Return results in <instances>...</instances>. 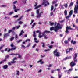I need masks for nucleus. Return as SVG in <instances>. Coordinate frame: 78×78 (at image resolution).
<instances>
[{"label":"nucleus","mask_w":78,"mask_h":78,"mask_svg":"<svg viewBox=\"0 0 78 78\" xmlns=\"http://www.w3.org/2000/svg\"><path fill=\"white\" fill-rule=\"evenodd\" d=\"M78 57V53H75L74 54V56L73 57V59L74 61L73 62L72 61L70 64V66L71 67H74L75 65H76V63L75 62H78V59H76V58Z\"/></svg>","instance_id":"obj_1"},{"label":"nucleus","mask_w":78,"mask_h":78,"mask_svg":"<svg viewBox=\"0 0 78 78\" xmlns=\"http://www.w3.org/2000/svg\"><path fill=\"white\" fill-rule=\"evenodd\" d=\"M59 25H60L59 23H58L57 24L56 26H55V27H51L50 28V30H51V31H53V30H54L55 32L57 33L58 32V30H59V29H62V27L59 26Z\"/></svg>","instance_id":"obj_2"},{"label":"nucleus","mask_w":78,"mask_h":78,"mask_svg":"<svg viewBox=\"0 0 78 78\" xmlns=\"http://www.w3.org/2000/svg\"><path fill=\"white\" fill-rule=\"evenodd\" d=\"M39 10H40V9H37L36 10V14L38 15L36 17L37 19H39V18L41 17V16H42V14L44 12L42 11L39 13Z\"/></svg>","instance_id":"obj_3"},{"label":"nucleus","mask_w":78,"mask_h":78,"mask_svg":"<svg viewBox=\"0 0 78 78\" xmlns=\"http://www.w3.org/2000/svg\"><path fill=\"white\" fill-rule=\"evenodd\" d=\"M76 4L77 5V6L75 5L74 9V13L75 14H78V0L76 2Z\"/></svg>","instance_id":"obj_4"},{"label":"nucleus","mask_w":78,"mask_h":78,"mask_svg":"<svg viewBox=\"0 0 78 78\" xmlns=\"http://www.w3.org/2000/svg\"><path fill=\"white\" fill-rule=\"evenodd\" d=\"M50 3L48 2V1L47 0H43L42 3L41 5H44V6H47V5H49Z\"/></svg>","instance_id":"obj_5"},{"label":"nucleus","mask_w":78,"mask_h":78,"mask_svg":"<svg viewBox=\"0 0 78 78\" xmlns=\"http://www.w3.org/2000/svg\"><path fill=\"white\" fill-rule=\"evenodd\" d=\"M57 51L58 49H56L54 51V53L55 56H56L57 57H59V56H60V53L59 52H57Z\"/></svg>","instance_id":"obj_6"},{"label":"nucleus","mask_w":78,"mask_h":78,"mask_svg":"<svg viewBox=\"0 0 78 78\" xmlns=\"http://www.w3.org/2000/svg\"><path fill=\"white\" fill-rule=\"evenodd\" d=\"M44 37V39H48V37H47V35L46 34H42V35H41L40 36V38H41V37Z\"/></svg>","instance_id":"obj_7"},{"label":"nucleus","mask_w":78,"mask_h":78,"mask_svg":"<svg viewBox=\"0 0 78 78\" xmlns=\"http://www.w3.org/2000/svg\"><path fill=\"white\" fill-rule=\"evenodd\" d=\"M17 58H18V57L14 58L13 59H12L13 61L12 62H11V63H12V64H14V63H16V62L14 61H15V60H17Z\"/></svg>","instance_id":"obj_8"},{"label":"nucleus","mask_w":78,"mask_h":78,"mask_svg":"<svg viewBox=\"0 0 78 78\" xmlns=\"http://www.w3.org/2000/svg\"><path fill=\"white\" fill-rule=\"evenodd\" d=\"M16 47H15L14 48H11V49H8V50H7L8 52H10V50H11L12 51V50H16Z\"/></svg>","instance_id":"obj_9"},{"label":"nucleus","mask_w":78,"mask_h":78,"mask_svg":"<svg viewBox=\"0 0 78 78\" xmlns=\"http://www.w3.org/2000/svg\"><path fill=\"white\" fill-rule=\"evenodd\" d=\"M36 33H39L38 37L39 38H40V36H41V34H42V33H41V32L39 31V30H37L36 31Z\"/></svg>","instance_id":"obj_10"},{"label":"nucleus","mask_w":78,"mask_h":78,"mask_svg":"<svg viewBox=\"0 0 78 78\" xmlns=\"http://www.w3.org/2000/svg\"><path fill=\"white\" fill-rule=\"evenodd\" d=\"M8 36H9V35L8 33L4 34V37H7Z\"/></svg>","instance_id":"obj_11"},{"label":"nucleus","mask_w":78,"mask_h":78,"mask_svg":"<svg viewBox=\"0 0 78 78\" xmlns=\"http://www.w3.org/2000/svg\"><path fill=\"white\" fill-rule=\"evenodd\" d=\"M10 55H15L16 56H17V55H18V57L19 58H20V55H19V54H13L12 53Z\"/></svg>","instance_id":"obj_12"},{"label":"nucleus","mask_w":78,"mask_h":78,"mask_svg":"<svg viewBox=\"0 0 78 78\" xmlns=\"http://www.w3.org/2000/svg\"><path fill=\"white\" fill-rule=\"evenodd\" d=\"M50 33V31L48 30H45L44 31V32L42 33V34H45V33Z\"/></svg>","instance_id":"obj_13"},{"label":"nucleus","mask_w":78,"mask_h":78,"mask_svg":"<svg viewBox=\"0 0 78 78\" xmlns=\"http://www.w3.org/2000/svg\"><path fill=\"white\" fill-rule=\"evenodd\" d=\"M8 66L7 65H5L3 66V68L4 69H8Z\"/></svg>","instance_id":"obj_14"},{"label":"nucleus","mask_w":78,"mask_h":78,"mask_svg":"<svg viewBox=\"0 0 78 78\" xmlns=\"http://www.w3.org/2000/svg\"><path fill=\"white\" fill-rule=\"evenodd\" d=\"M71 44H73V45H75L76 44V41H73V40H72L71 41Z\"/></svg>","instance_id":"obj_15"},{"label":"nucleus","mask_w":78,"mask_h":78,"mask_svg":"<svg viewBox=\"0 0 78 78\" xmlns=\"http://www.w3.org/2000/svg\"><path fill=\"white\" fill-rule=\"evenodd\" d=\"M73 14V10H71L70 11L69 14V16H72V15Z\"/></svg>","instance_id":"obj_16"},{"label":"nucleus","mask_w":78,"mask_h":78,"mask_svg":"<svg viewBox=\"0 0 78 78\" xmlns=\"http://www.w3.org/2000/svg\"><path fill=\"white\" fill-rule=\"evenodd\" d=\"M33 34H34L33 35V37H36V32L35 31H34L33 32Z\"/></svg>","instance_id":"obj_17"},{"label":"nucleus","mask_w":78,"mask_h":78,"mask_svg":"<svg viewBox=\"0 0 78 78\" xmlns=\"http://www.w3.org/2000/svg\"><path fill=\"white\" fill-rule=\"evenodd\" d=\"M73 5V2H71L70 4L69 5V7H71V6H72Z\"/></svg>","instance_id":"obj_18"},{"label":"nucleus","mask_w":78,"mask_h":78,"mask_svg":"<svg viewBox=\"0 0 78 78\" xmlns=\"http://www.w3.org/2000/svg\"><path fill=\"white\" fill-rule=\"evenodd\" d=\"M70 53V51L69 48H67L66 50V54H68V53Z\"/></svg>","instance_id":"obj_19"},{"label":"nucleus","mask_w":78,"mask_h":78,"mask_svg":"<svg viewBox=\"0 0 78 78\" xmlns=\"http://www.w3.org/2000/svg\"><path fill=\"white\" fill-rule=\"evenodd\" d=\"M66 28L68 29V30H73V28H71V27L70 26H69V27H68V26H67Z\"/></svg>","instance_id":"obj_20"},{"label":"nucleus","mask_w":78,"mask_h":78,"mask_svg":"<svg viewBox=\"0 0 78 78\" xmlns=\"http://www.w3.org/2000/svg\"><path fill=\"white\" fill-rule=\"evenodd\" d=\"M41 6H42V5H38L37 6H36V7H35L34 9H38V8H39L41 7Z\"/></svg>","instance_id":"obj_21"},{"label":"nucleus","mask_w":78,"mask_h":78,"mask_svg":"<svg viewBox=\"0 0 78 78\" xmlns=\"http://www.w3.org/2000/svg\"><path fill=\"white\" fill-rule=\"evenodd\" d=\"M36 25V23H34L32 26L31 27V28H33L34 27V26Z\"/></svg>","instance_id":"obj_22"},{"label":"nucleus","mask_w":78,"mask_h":78,"mask_svg":"<svg viewBox=\"0 0 78 78\" xmlns=\"http://www.w3.org/2000/svg\"><path fill=\"white\" fill-rule=\"evenodd\" d=\"M72 58V56H69L68 57H67L65 58V60H67V59H70Z\"/></svg>","instance_id":"obj_23"},{"label":"nucleus","mask_w":78,"mask_h":78,"mask_svg":"<svg viewBox=\"0 0 78 78\" xmlns=\"http://www.w3.org/2000/svg\"><path fill=\"white\" fill-rule=\"evenodd\" d=\"M70 17V16H66L65 17L66 19H68V20H69V18Z\"/></svg>","instance_id":"obj_24"},{"label":"nucleus","mask_w":78,"mask_h":78,"mask_svg":"<svg viewBox=\"0 0 78 78\" xmlns=\"http://www.w3.org/2000/svg\"><path fill=\"white\" fill-rule=\"evenodd\" d=\"M64 43L65 44H67L69 43V41L68 40H66L64 41Z\"/></svg>","instance_id":"obj_25"},{"label":"nucleus","mask_w":78,"mask_h":78,"mask_svg":"<svg viewBox=\"0 0 78 78\" xmlns=\"http://www.w3.org/2000/svg\"><path fill=\"white\" fill-rule=\"evenodd\" d=\"M64 13L65 16H67V10H66L65 11Z\"/></svg>","instance_id":"obj_26"},{"label":"nucleus","mask_w":78,"mask_h":78,"mask_svg":"<svg viewBox=\"0 0 78 78\" xmlns=\"http://www.w3.org/2000/svg\"><path fill=\"white\" fill-rule=\"evenodd\" d=\"M23 33H24V31H23V30H22L21 31V33H20V36H22V35Z\"/></svg>","instance_id":"obj_27"},{"label":"nucleus","mask_w":78,"mask_h":78,"mask_svg":"<svg viewBox=\"0 0 78 78\" xmlns=\"http://www.w3.org/2000/svg\"><path fill=\"white\" fill-rule=\"evenodd\" d=\"M62 76V73H61L60 74H59V75H58V78H61V76Z\"/></svg>","instance_id":"obj_28"},{"label":"nucleus","mask_w":78,"mask_h":78,"mask_svg":"<svg viewBox=\"0 0 78 78\" xmlns=\"http://www.w3.org/2000/svg\"><path fill=\"white\" fill-rule=\"evenodd\" d=\"M17 11H19V9H15V10H14L15 12H17Z\"/></svg>","instance_id":"obj_29"},{"label":"nucleus","mask_w":78,"mask_h":78,"mask_svg":"<svg viewBox=\"0 0 78 78\" xmlns=\"http://www.w3.org/2000/svg\"><path fill=\"white\" fill-rule=\"evenodd\" d=\"M54 8V7L53 5H51V11H53V9Z\"/></svg>","instance_id":"obj_30"},{"label":"nucleus","mask_w":78,"mask_h":78,"mask_svg":"<svg viewBox=\"0 0 78 78\" xmlns=\"http://www.w3.org/2000/svg\"><path fill=\"white\" fill-rule=\"evenodd\" d=\"M30 39H27L25 41V42H30Z\"/></svg>","instance_id":"obj_31"},{"label":"nucleus","mask_w":78,"mask_h":78,"mask_svg":"<svg viewBox=\"0 0 78 78\" xmlns=\"http://www.w3.org/2000/svg\"><path fill=\"white\" fill-rule=\"evenodd\" d=\"M63 6H64L65 8H67V7L68 6V5H67V4L66 3L65 5H63Z\"/></svg>","instance_id":"obj_32"},{"label":"nucleus","mask_w":78,"mask_h":78,"mask_svg":"<svg viewBox=\"0 0 78 78\" xmlns=\"http://www.w3.org/2000/svg\"><path fill=\"white\" fill-rule=\"evenodd\" d=\"M19 17V16L17 15L14 16H13V17H14V18H17V17Z\"/></svg>","instance_id":"obj_33"},{"label":"nucleus","mask_w":78,"mask_h":78,"mask_svg":"<svg viewBox=\"0 0 78 78\" xmlns=\"http://www.w3.org/2000/svg\"><path fill=\"white\" fill-rule=\"evenodd\" d=\"M50 24L51 25V26H52V25H54V23H51V22H50Z\"/></svg>","instance_id":"obj_34"},{"label":"nucleus","mask_w":78,"mask_h":78,"mask_svg":"<svg viewBox=\"0 0 78 78\" xmlns=\"http://www.w3.org/2000/svg\"><path fill=\"white\" fill-rule=\"evenodd\" d=\"M34 20H31V22L30 23V25H31V24H32L33 23V22H34Z\"/></svg>","instance_id":"obj_35"},{"label":"nucleus","mask_w":78,"mask_h":78,"mask_svg":"<svg viewBox=\"0 0 78 78\" xmlns=\"http://www.w3.org/2000/svg\"><path fill=\"white\" fill-rule=\"evenodd\" d=\"M27 0H23V3L25 4L27 3Z\"/></svg>","instance_id":"obj_36"},{"label":"nucleus","mask_w":78,"mask_h":78,"mask_svg":"<svg viewBox=\"0 0 78 78\" xmlns=\"http://www.w3.org/2000/svg\"><path fill=\"white\" fill-rule=\"evenodd\" d=\"M66 31H65V32L66 33H69V30H68V29H67V28H66Z\"/></svg>","instance_id":"obj_37"},{"label":"nucleus","mask_w":78,"mask_h":78,"mask_svg":"<svg viewBox=\"0 0 78 78\" xmlns=\"http://www.w3.org/2000/svg\"><path fill=\"white\" fill-rule=\"evenodd\" d=\"M19 71H17V73H16V75H19Z\"/></svg>","instance_id":"obj_38"},{"label":"nucleus","mask_w":78,"mask_h":78,"mask_svg":"<svg viewBox=\"0 0 78 78\" xmlns=\"http://www.w3.org/2000/svg\"><path fill=\"white\" fill-rule=\"evenodd\" d=\"M53 15V12H51L50 13V16H52Z\"/></svg>","instance_id":"obj_39"},{"label":"nucleus","mask_w":78,"mask_h":78,"mask_svg":"<svg viewBox=\"0 0 78 78\" xmlns=\"http://www.w3.org/2000/svg\"><path fill=\"white\" fill-rule=\"evenodd\" d=\"M13 6L14 9H16V6L15 5L13 4Z\"/></svg>","instance_id":"obj_40"},{"label":"nucleus","mask_w":78,"mask_h":78,"mask_svg":"<svg viewBox=\"0 0 78 78\" xmlns=\"http://www.w3.org/2000/svg\"><path fill=\"white\" fill-rule=\"evenodd\" d=\"M68 49H69V50L70 51H72L73 50V48H70Z\"/></svg>","instance_id":"obj_41"},{"label":"nucleus","mask_w":78,"mask_h":78,"mask_svg":"<svg viewBox=\"0 0 78 78\" xmlns=\"http://www.w3.org/2000/svg\"><path fill=\"white\" fill-rule=\"evenodd\" d=\"M13 13H14V12H10L9 14V15H11V14H13Z\"/></svg>","instance_id":"obj_42"},{"label":"nucleus","mask_w":78,"mask_h":78,"mask_svg":"<svg viewBox=\"0 0 78 78\" xmlns=\"http://www.w3.org/2000/svg\"><path fill=\"white\" fill-rule=\"evenodd\" d=\"M42 61V59H41V60H39L37 62V63H39V62H41Z\"/></svg>","instance_id":"obj_43"},{"label":"nucleus","mask_w":78,"mask_h":78,"mask_svg":"<svg viewBox=\"0 0 78 78\" xmlns=\"http://www.w3.org/2000/svg\"><path fill=\"white\" fill-rule=\"evenodd\" d=\"M21 48H26V47H25V46H24V45H22L21 46Z\"/></svg>","instance_id":"obj_44"},{"label":"nucleus","mask_w":78,"mask_h":78,"mask_svg":"<svg viewBox=\"0 0 78 78\" xmlns=\"http://www.w3.org/2000/svg\"><path fill=\"white\" fill-rule=\"evenodd\" d=\"M12 32V30H9L8 32V33H10Z\"/></svg>","instance_id":"obj_45"},{"label":"nucleus","mask_w":78,"mask_h":78,"mask_svg":"<svg viewBox=\"0 0 78 78\" xmlns=\"http://www.w3.org/2000/svg\"><path fill=\"white\" fill-rule=\"evenodd\" d=\"M31 45V43H29L28 44V45L27 46V47H29Z\"/></svg>","instance_id":"obj_46"},{"label":"nucleus","mask_w":78,"mask_h":78,"mask_svg":"<svg viewBox=\"0 0 78 78\" xmlns=\"http://www.w3.org/2000/svg\"><path fill=\"white\" fill-rule=\"evenodd\" d=\"M31 9H29L28 10H26V12H29V11H31Z\"/></svg>","instance_id":"obj_47"},{"label":"nucleus","mask_w":78,"mask_h":78,"mask_svg":"<svg viewBox=\"0 0 78 78\" xmlns=\"http://www.w3.org/2000/svg\"><path fill=\"white\" fill-rule=\"evenodd\" d=\"M37 2H35L34 5L35 7H36V6H37Z\"/></svg>","instance_id":"obj_48"},{"label":"nucleus","mask_w":78,"mask_h":78,"mask_svg":"<svg viewBox=\"0 0 78 78\" xmlns=\"http://www.w3.org/2000/svg\"><path fill=\"white\" fill-rule=\"evenodd\" d=\"M36 46V44H35L33 46L32 48H35V47Z\"/></svg>","instance_id":"obj_49"},{"label":"nucleus","mask_w":78,"mask_h":78,"mask_svg":"<svg viewBox=\"0 0 78 78\" xmlns=\"http://www.w3.org/2000/svg\"><path fill=\"white\" fill-rule=\"evenodd\" d=\"M53 66V65L52 64H49L48 66V67H52Z\"/></svg>","instance_id":"obj_50"},{"label":"nucleus","mask_w":78,"mask_h":78,"mask_svg":"<svg viewBox=\"0 0 78 78\" xmlns=\"http://www.w3.org/2000/svg\"><path fill=\"white\" fill-rule=\"evenodd\" d=\"M4 46H5L4 45H3L2 46L0 47V50H1V49H2L3 48V47H4Z\"/></svg>","instance_id":"obj_51"},{"label":"nucleus","mask_w":78,"mask_h":78,"mask_svg":"<svg viewBox=\"0 0 78 78\" xmlns=\"http://www.w3.org/2000/svg\"><path fill=\"white\" fill-rule=\"evenodd\" d=\"M17 38H18V36L17 34L15 35V39H17Z\"/></svg>","instance_id":"obj_52"},{"label":"nucleus","mask_w":78,"mask_h":78,"mask_svg":"<svg viewBox=\"0 0 78 78\" xmlns=\"http://www.w3.org/2000/svg\"><path fill=\"white\" fill-rule=\"evenodd\" d=\"M13 39H14V37H12L10 38V41H12Z\"/></svg>","instance_id":"obj_53"},{"label":"nucleus","mask_w":78,"mask_h":78,"mask_svg":"<svg viewBox=\"0 0 78 78\" xmlns=\"http://www.w3.org/2000/svg\"><path fill=\"white\" fill-rule=\"evenodd\" d=\"M19 28H20V25H19V26H17L16 27V29H19Z\"/></svg>","instance_id":"obj_54"},{"label":"nucleus","mask_w":78,"mask_h":78,"mask_svg":"<svg viewBox=\"0 0 78 78\" xmlns=\"http://www.w3.org/2000/svg\"><path fill=\"white\" fill-rule=\"evenodd\" d=\"M17 2V1H14V2H13V4H16V3Z\"/></svg>","instance_id":"obj_55"},{"label":"nucleus","mask_w":78,"mask_h":78,"mask_svg":"<svg viewBox=\"0 0 78 78\" xmlns=\"http://www.w3.org/2000/svg\"><path fill=\"white\" fill-rule=\"evenodd\" d=\"M42 72V69H40L38 71V73H40V72Z\"/></svg>","instance_id":"obj_56"},{"label":"nucleus","mask_w":78,"mask_h":78,"mask_svg":"<svg viewBox=\"0 0 78 78\" xmlns=\"http://www.w3.org/2000/svg\"><path fill=\"white\" fill-rule=\"evenodd\" d=\"M11 47H14V44H13V43H12L10 45Z\"/></svg>","instance_id":"obj_57"},{"label":"nucleus","mask_w":78,"mask_h":78,"mask_svg":"<svg viewBox=\"0 0 78 78\" xmlns=\"http://www.w3.org/2000/svg\"><path fill=\"white\" fill-rule=\"evenodd\" d=\"M50 51V49H48L47 50H44V51H45V52H47V51Z\"/></svg>","instance_id":"obj_58"},{"label":"nucleus","mask_w":78,"mask_h":78,"mask_svg":"<svg viewBox=\"0 0 78 78\" xmlns=\"http://www.w3.org/2000/svg\"><path fill=\"white\" fill-rule=\"evenodd\" d=\"M52 4H55L56 3V1H53L52 2Z\"/></svg>","instance_id":"obj_59"},{"label":"nucleus","mask_w":78,"mask_h":78,"mask_svg":"<svg viewBox=\"0 0 78 78\" xmlns=\"http://www.w3.org/2000/svg\"><path fill=\"white\" fill-rule=\"evenodd\" d=\"M43 45H42V47H44V46H45V43H42Z\"/></svg>","instance_id":"obj_60"},{"label":"nucleus","mask_w":78,"mask_h":78,"mask_svg":"<svg viewBox=\"0 0 78 78\" xmlns=\"http://www.w3.org/2000/svg\"><path fill=\"white\" fill-rule=\"evenodd\" d=\"M35 42L36 43H38L39 42V41L38 40L35 41Z\"/></svg>","instance_id":"obj_61"},{"label":"nucleus","mask_w":78,"mask_h":78,"mask_svg":"<svg viewBox=\"0 0 78 78\" xmlns=\"http://www.w3.org/2000/svg\"><path fill=\"white\" fill-rule=\"evenodd\" d=\"M34 41H36V40H37V38H36L35 37L34 38Z\"/></svg>","instance_id":"obj_62"},{"label":"nucleus","mask_w":78,"mask_h":78,"mask_svg":"<svg viewBox=\"0 0 78 78\" xmlns=\"http://www.w3.org/2000/svg\"><path fill=\"white\" fill-rule=\"evenodd\" d=\"M53 48V46L52 45L50 46H49L50 48Z\"/></svg>","instance_id":"obj_63"},{"label":"nucleus","mask_w":78,"mask_h":78,"mask_svg":"<svg viewBox=\"0 0 78 78\" xmlns=\"http://www.w3.org/2000/svg\"><path fill=\"white\" fill-rule=\"evenodd\" d=\"M76 22L77 23H78V18L77 20H76Z\"/></svg>","instance_id":"obj_64"}]
</instances>
